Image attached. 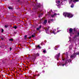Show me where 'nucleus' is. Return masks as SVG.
Listing matches in <instances>:
<instances>
[{
  "label": "nucleus",
  "mask_w": 79,
  "mask_h": 79,
  "mask_svg": "<svg viewBox=\"0 0 79 79\" xmlns=\"http://www.w3.org/2000/svg\"><path fill=\"white\" fill-rule=\"evenodd\" d=\"M74 2H78L77 0H74Z\"/></svg>",
  "instance_id": "nucleus-19"
},
{
  "label": "nucleus",
  "mask_w": 79,
  "mask_h": 79,
  "mask_svg": "<svg viewBox=\"0 0 79 79\" xmlns=\"http://www.w3.org/2000/svg\"><path fill=\"white\" fill-rule=\"evenodd\" d=\"M70 33H71L72 32V31H73V29L72 28H70L69 30Z\"/></svg>",
  "instance_id": "nucleus-4"
},
{
  "label": "nucleus",
  "mask_w": 79,
  "mask_h": 79,
  "mask_svg": "<svg viewBox=\"0 0 79 79\" xmlns=\"http://www.w3.org/2000/svg\"><path fill=\"white\" fill-rule=\"evenodd\" d=\"M56 3H57V4H58L59 5V4H60V1H56Z\"/></svg>",
  "instance_id": "nucleus-3"
},
{
  "label": "nucleus",
  "mask_w": 79,
  "mask_h": 79,
  "mask_svg": "<svg viewBox=\"0 0 79 79\" xmlns=\"http://www.w3.org/2000/svg\"><path fill=\"white\" fill-rule=\"evenodd\" d=\"M59 32V31H57V32Z\"/></svg>",
  "instance_id": "nucleus-32"
},
{
  "label": "nucleus",
  "mask_w": 79,
  "mask_h": 79,
  "mask_svg": "<svg viewBox=\"0 0 79 79\" xmlns=\"http://www.w3.org/2000/svg\"><path fill=\"white\" fill-rule=\"evenodd\" d=\"M60 15L59 14H57L56 13H54L53 15H51V17H54V16H56V15Z\"/></svg>",
  "instance_id": "nucleus-2"
},
{
  "label": "nucleus",
  "mask_w": 79,
  "mask_h": 79,
  "mask_svg": "<svg viewBox=\"0 0 79 79\" xmlns=\"http://www.w3.org/2000/svg\"><path fill=\"white\" fill-rule=\"evenodd\" d=\"M48 23H50V21H48Z\"/></svg>",
  "instance_id": "nucleus-25"
},
{
  "label": "nucleus",
  "mask_w": 79,
  "mask_h": 79,
  "mask_svg": "<svg viewBox=\"0 0 79 79\" xmlns=\"http://www.w3.org/2000/svg\"><path fill=\"white\" fill-rule=\"evenodd\" d=\"M41 26H40L39 27H38V28H37V31H39V29H40V28H41Z\"/></svg>",
  "instance_id": "nucleus-5"
},
{
  "label": "nucleus",
  "mask_w": 79,
  "mask_h": 79,
  "mask_svg": "<svg viewBox=\"0 0 79 79\" xmlns=\"http://www.w3.org/2000/svg\"><path fill=\"white\" fill-rule=\"evenodd\" d=\"M1 39H2V40H3V38H1Z\"/></svg>",
  "instance_id": "nucleus-27"
},
{
  "label": "nucleus",
  "mask_w": 79,
  "mask_h": 79,
  "mask_svg": "<svg viewBox=\"0 0 79 79\" xmlns=\"http://www.w3.org/2000/svg\"><path fill=\"white\" fill-rule=\"evenodd\" d=\"M14 28H15V29H16L17 28V27H16V26H15L14 27Z\"/></svg>",
  "instance_id": "nucleus-17"
},
{
  "label": "nucleus",
  "mask_w": 79,
  "mask_h": 79,
  "mask_svg": "<svg viewBox=\"0 0 79 79\" xmlns=\"http://www.w3.org/2000/svg\"><path fill=\"white\" fill-rule=\"evenodd\" d=\"M73 56H73V55L71 56V58H73Z\"/></svg>",
  "instance_id": "nucleus-21"
},
{
  "label": "nucleus",
  "mask_w": 79,
  "mask_h": 79,
  "mask_svg": "<svg viewBox=\"0 0 79 79\" xmlns=\"http://www.w3.org/2000/svg\"><path fill=\"white\" fill-rule=\"evenodd\" d=\"M9 40H10V41H13V39H10Z\"/></svg>",
  "instance_id": "nucleus-14"
},
{
  "label": "nucleus",
  "mask_w": 79,
  "mask_h": 79,
  "mask_svg": "<svg viewBox=\"0 0 79 79\" xmlns=\"http://www.w3.org/2000/svg\"><path fill=\"white\" fill-rule=\"evenodd\" d=\"M67 61H68V62H71V60H70V61H66V62H65V63L66 64V63H67V62H67Z\"/></svg>",
  "instance_id": "nucleus-10"
},
{
  "label": "nucleus",
  "mask_w": 79,
  "mask_h": 79,
  "mask_svg": "<svg viewBox=\"0 0 79 79\" xmlns=\"http://www.w3.org/2000/svg\"><path fill=\"white\" fill-rule=\"evenodd\" d=\"M36 55H37V56H39V53H37V54H36Z\"/></svg>",
  "instance_id": "nucleus-18"
},
{
  "label": "nucleus",
  "mask_w": 79,
  "mask_h": 79,
  "mask_svg": "<svg viewBox=\"0 0 79 79\" xmlns=\"http://www.w3.org/2000/svg\"><path fill=\"white\" fill-rule=\"evenodd\" d=\"M43 53H45L46 52V51H45V50H44V51H43Z\"/></svg>",
  "instance_id": "nucleus-15"
},
{
  "label": "nucleus",
  "mask_w": 79,
  "mask_h": 79,
  "mask_svg": "<svg viewBox=\"0 0 79 79\" xmlns=\"http://www.w3.org/2000/svg\"><path fill=\"white\" fill-rule=\"evenodd\" d=\"M60 54H59L58 55H57V56H56H56H57L58 57H59V56H60Z\"/></svg>",
  "instance_id": "nucleus-12"
},
{
  "label": "nucleus",
  "mask_w": 79,
  "mask_h": 79,
  "mask_svg": "<svg viewBox=\"0 0 79 79\" xmlns=\"http://www.w3.org/2000/svg\"><path fill=\"white\" fill-rule=\"evenodd\" d=\"M46 33H47V30H46Z\"/></svg>",
  "instance_id": "nucleus-28"
},
{
  "label": "nucleus",
  "mask_w": 79,
  "mask_h": 79,
  "mask_svg": "<svg viewBox=\"0 0 79 79\" xmlns=\"http://www.w3.org/2000/svg\"><path fill=\"white\" fill-rule=\"evenodd\" d=\"M32 37H35V34H34V35H32Z\"/></svg>",
  "instance_id": "nucleus-8"
},
{
  "label": "nucleus",
  "mask_w": 79,
  "mask_h": 79,
  "mask_svg": "<svg viewBox=\"0 0 79 79\" xmlns=\"http://www.w3.org/2000/svg\"><path fill=\"white\" fill-rule=\"evenodd\" d=\"M3 32V30L2 29V32Z\"/></svg>",
  "instance_id": "nucleus-23"
},
{
  "label": "nucleus",
  "mask_w": 79,
  "mask_h": 79,
  "mask_svg": "<svg viewBox=\"0 0 79 79\" xmlns=\"http://www.w3.org/2000/svg\"><path fill=\"white\" fill-rule=\"evenodd\" d=\"M11 49H12V48H10V51H11Z\"/></svg>",
  "instance_id": "nucleus-22"
},
{
  "label": "nucleus",
  "mask_w": 79,
  "mask_h": 79,
  "mask_svg": "<svg viewBox=\"0 0 79 79\" xmlns=\"http://www.w3.org/2000/svg\"><path fill=\"white\" fill-rule=\"evenodd\" d=\"M8 8L9 9V10H12V9H13V8L11 7H9Z\"/></svg>",
  "instance_id": "nucleus-7"
},
{
  "label": "nucleus",
  "mask_w": 79,
  "mask_h": 79,
  "mask_svg": "<svg viewBox=\"0 0 79 79\" xmlns=\"http://www.w3.org/2000/svg\"><path fill=\"white\" fill-rule=\"evenodd\" d=\"M26 37H27V35H25L24 36V38H25V39H26Z\"/></svg>",
  "instance_id": "nucleus-20"
},
{
  "label": "nucleus",
  "mask_w": 79,
  "mask_h": 79,
  "mask_svg": "<svg viewBox=\"0 0 79 79\" xmlns=\"http://www.w3.org/2000/svg\"><path fill=\"white\" fill-rule=\"evenodd\" d=\"M71 8H73L74 7V5H72L71 6Z\"/></svg>",
  "instance_id": "nucleus-13"
},
{
  "label": "nucleus",
  "mask_w": 79,
  "mask_h": 79,
  "mask_svg": "<svg viewBox=\"0 0 79 79\" xmlns=\"http://www.w3.org/2000/svg\"><path fill=\"white\" fill-rule=\"evenodd\" d=\"M37 47H38L39 48H41V47H40V46L39 45H38L37 46Z\"/></svg>",
  "instance_id": "nucleus-9"
},
{
  "label": "nucleus",
  "mask_w": 79,
  "mask_h": 79,
  "mask_svg": "<svg viewBox=\"0 0 79 79\" xmlns=\"http://www.w3.org/2000/svg\"><path fill=\"white\" fill-rule=\"evenodd\" d=\"M51 11H52V10H51Z\"/></svg>",
  "instance_id": "nucleus-35"
},
{
  "label": "nucleus",
  "mask_w": 79,
  "mask_h": 79,
  "mask_svg": "<svg viewBox=\"0 0 79 79\" xmlns=\"http://www.w3.org/2000/svg\"><path fill=\"white\" fill-rule=\"evenodd\" d=\"M27 68H28V67H27Z\"/></svg>",
  "instance_id": "nucleus-33"
},
{
  "label": "nucleus",
  "mask_w": 79,
  "mask_h": 79,
  "mask_svg": "<svg viewBox=\"0 0 79 79\" xmlns=\"http://www.w3.org/2000/svg\"><path fill=\"white\" fill-rule=\"evenodd\" d=\"M52 33H54V31H53Z\"/></svg>",
  "instance_id": "nucleus-31"
},
{
  "label": "nucleus",
  "mask_w": 79,
  "mask_h": 79,
  "mask_svg": "<svg viewBox=\"0 0 79 79\" xmlns=\"http://www.w3.org/2000/svg\"><path fill=\"white\" fill-rule=\"evenodd\" d=\"M64 64H62V66H64Z\"/></svg>",
  "instance_id": "nucleus-26"
},
{
  "label": "nucleus",
  "mask_w": 79,
  "mask_h": 79,
  "mask_svg": "<svg viewBox=\"0 0 79 79\" xmlns=\"http://www.w3.org/2000/svg\"><path fill=\"white\" fill-rule=\"evenodd\" d=\"M35 2H37V0H35Z\"/></svg>",
  "instance_id": "nucleus-30"
},
{
  "label": "nucleus",
  "mask_w": 79,
  "mask_h": 79,
  "mask_svg": "<svg viewBox=\"0 0 79 79\" xmlns=\"http://www.w3.org/2000/svg\"><path fill=\"white\" fill-rule=\"evenodd\" d=\"M57 29H58V28H57Z\"/></svg>",
  "instance_id": "nucleus-34"
},
{
  "label": "nucleus",
  "mask_w": 79,
  "mask_h": 79,
  "mask_svg": "<svg viewBox=\"0 0 79 79\" xmlns=\"http://www.w3.org/2000/svg\"><path fill=\"white\" fill-rule=\"evenodd\" d=\"M18 71H19V72H21V71H22V70H21V69H19L18 70Z\"/></svg>",
  "instance_id": "nucleus-16"
},
{
  "label": "nucleus",
  "mask_w": 79,
  "mask_h": 79,
  "mask_svg": "<svg viewBox=\"0 0 79 79\" xmlns=\"http://www.w3.org/2000/svg\"><path fill=\"white\" fill-rule=\"evenodd\" d=\"M78 35H79V33H78Z\"/></svg>",
  "instance_id": "nucleus-29"
},
{
  "label": "nucleus",
  "mask_w": 79,
  "mask_h": 79,
  "mask_svg": "<svg viewBox=\"0 0 79 79\" xmlns=\"http://www.w3.org/2000/svg\"><path fill=\"white\" fill-rule=\"evenodd\" d=\"M63 15H64L65 17H66L67 16L68 18H72L73 16V15L71 13H64L63 14Z\"/></svg>",
  "instance_id": "nucleus-1"
},
{
  "label": "nucleus",
  "mask_w": 79,
  "mask_h": 79,
  "mask_svg": "<svg viewBox=\"0 0 79 79\" xmlns=\"http://www.w3.org/2000/svg\"><path fill=\"white\" fill-rule=\"evenodd\" d=\"M29 39H31V36H30L29 37Z\"/></svg>",
  "instance_id": "nucleus-24"
},
{
  "label": "nucleus",
  "mask_w": 79,
  "mask_h": 79,
  "mask_svg": "<svg viewBox=\"0 0 79 79\" xmlns=\"http://www.w3.org/2000/svg\"><path fill=\"white\" fill-rule=\"evenodd\" d=\"M8 25H5L4 26V27H6V28L8 27Z\"/></svg>",
  "instance_id": "nucleus-11"
},
{
  "label": "nucleus",
  "mask_w": 79,
  "mask_h": 79,
  "mask_svg": "<svg viewBox=\"0 0 79 79\" xmlns=\"http://www.w3.org/2000/svg\"><path fill=\"white\" fill-rule=\"evenodd\" d=\"M47 21L46 20H45L44 22V24H46V23H47Z\"/></svg>",
  "instance_id": "nucleus-6"
}]
</instances>
